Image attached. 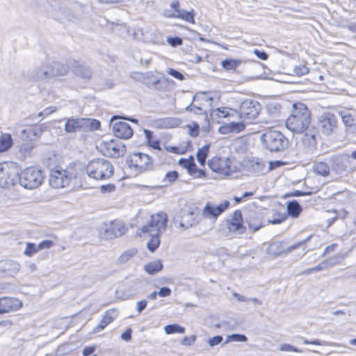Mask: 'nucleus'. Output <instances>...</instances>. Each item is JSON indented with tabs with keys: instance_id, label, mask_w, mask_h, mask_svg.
I'll list each match as a JSON object with an SVG mask.
<instances>
[{
	"instance_id": "obj_1",
	"label": "nucleus",
	"mask_w": 356,
	"mask_h": 356,
	"mask_svg": "<svg viewBox=\"0 0 356 356\" xmlns=\"http://www.w3.org/2000/svg\"><path fill=\"white\" fill-rule=\"evenodd\" d=\"M312 123V113L308 107L303 103L296 102L293 104L291 114L286 118V128L296 134L309 132Z\"/></svg>"
},
{
	"instance_id": "obj_2",
	"label": "nucleus",
	"mask_w": 356,
	"mask_h": 356,
	"mask_svg": "<svg viewBox=\"0 0 356 356\" xmlns=\"http://www.w3.org/2000/svg\"><path fill=\"white\" fill-rule=\"evenodd\" d=\"M338 128L337 116L332 113H323L317 120L316 128L312 127L309 132H306L305 140L309 143L316 142L318 137L330 136L334 134Z\"/></svg>"
},
{
	"instance_id": "obj_3",
	"label": "nucleus",
	"mask_w": 356,
	"mask_h": 356,
	"mask_svg": "<svg viewBox=\"0 0 356 356\" xmlns=\"http://www.w3.org/2000/svg\"><path fill=\"white\" fill-rule=\"evenodd\" d=\"M87 175L95 180H106L111 178L114 173V168L108 160L96 158L90 160L86 167Z\"/></svg>"
},
{
	"instance_id": "obj_4",
	"label": "nucleus",
	"mask_w": 356,
	"mask_h": 356,
	"mask_svg": "<svg viewBox=\"0 0 356 356\" xmlns=\"http://www.w3.org/2000/svg\"><path fill=\"white\" fill-rule=\"evenodd\" d=\"M168 222V218L165 213L161 211L152 214L148 222L137 229L135 236L145 238L154 232L162 234L166 229Z\"/></svg>"
},
{
	"instance_id": "obj_5",
	"label": "nucleus",
	"mask_w": 356,
	"mask_h": 356,
	"mask_svg": "<svg viewBox=\"0 0 356 356\" xmlns=\"http://www.w3.org/2000/svg\"><path fill=\"white\" fill-rule=\"evenodd\" d=\"M76 177V170L74 166L63 168L56 165L50 171L49 184L54 188H63L70 184L72 179Z\"/></svg>"
},
{
	"instance_id": "obj_6",
	"label": "nucleus",
	"mask_w": 356,
	"mask_h": 356,
	"mask_svg": "<svg viewBox=\"0 0 356 356\" xmlns=\"http://www.w3.org/2000/svg\"><path fill=\"white\" fill-rule=\"evenodd\" d=\"M265 147L270 152H280L285 149L289 144L287 138L279 131L269 129L261 136Z\"/></svg>"
},
{
	"instance_id": "obj_7",
	"label": "nucleus",
	"mask_w": 356,
	"mask_h": 356,
	"mask_svg": "<svg viewBox=\"0 0 356 356\" xmlns=\"http://www.w3.org/2000/svg\"><path fill=\"white\" fill-rule=\"evenodd\" d=\"M97 149L104 156L111 158H119L126 152L125 145L115 138L102 139L97 144Z\"/></svg>"
},
{
	"instance_id": "obj_8",
	"label": "nucleus",
	"mask_w": 356,
	"mask_h": 356,
	"mask_svg": "<svg viewBox=\"0 0 356 356\" xmlns=\"http://www.w3.org/2000/svg\"><path fill=\"white\" fill-rule=\"evenodd\" d=\"M19 180L20 184L26 188H36L44 180L43 172L36 166L28 167L22 171Z\"/></svg>"
},
{
	"instance_id": "obj_9",
	"label": "nucleus",
	"mask_w": 356,
	"mask_h": 356,
	"mask_svg": "<svg viewBox=\"0 0 356 356\" xmlns=\"http://www.w3.org/2000/svg\"><path fill=\"white\" fill-rule=\"evenodd\" d=\"M222 230L226 236L246 233L247 227L241 210L236 209L232 212L230 217L225 220V228Z\"/></svg>"
},
{
	"instance_id": "obj_10",
	"label": "nucleus",
	"mask_w": 356,
	"mask_h": 356,
	"mask_svg": "<svg viewBox=\"0 0 356 356\" xmlns=\"http://www.w3.org/2000/svg\"><path fill=\"white\" fill-rule=\"evenodd\" d=\"M209 168L221 176H229L237 171L233 161L228 157L214 156L208 161Z\"/></svg>"
},
{
	"instance_id": "obj_11",
	"label": "nucleus",
	"mask_w": 356,
	"mask_h": 356,
	"mask_svg": "<svg viewBox=\"0 0 356 356\" xmlns=\"http://www.w3.org/2000/svg\"><path fill=\"white\" fill-rule=\"evenodd\" d=\"M129 166L138 173L151 170L153 168V160L147 154L133 153L128 160Z\"/></svg>"
},
{
	"instance_id": "obj_12",
	"label": "nucleus",
	"mask_w": 356,
	"mask_h": 356,
	"mask_svg": "<svg viewBox=\"0 0 356 356\" xmlns=\"http://www.w3.org/2000/svg\"><path fill=\"white\" fill-rule=\"evenodd\" d=\"M230 207V202L228 200H224L219 204H216L212 201L206 202L202 215L206 219L216 221L218 218L227 210Z\"/></svg>"
},
{
	"instance_id": "obj_13",
	"label": "nucleus",
	"mask_w": 356,
	"mask_h": 356,
	"mask_svg": "<svg viewBox=\"0 0 356 356\" xmlns=\"http://www.w3.org/2000/svg\"><path fill=\"white\" fill-rule=\"evenodd\" d=\"M17 175V170L15 165L6 162L0 163V187L13 186Z\"/></svg>"
},
{
	"instance_id": "obj_14",
	"label": "nucleus",
	"mask_w": 356,
	"mask_h": 356,
	"mask_svg": "<svg viewBox=\"0 0 356 356\" xmlns=\"http://www.w3.org/2000/svg\"><path fill=\"white\" fill-rule=\"evenodd\" d=\"M22 307V301L17 298L10 296L0 298V315L15 312Z\"/></svg>"
},
{
	"instance_id": "obj_15",
	"label": "nucleus",
	"mask_w": 356,
	"mask_h": 356,
	"mask_svg": "<svg viewBox=\"0 0 356 356\" xmlns=\"http://www.w3.org/2000/svg\"><path fill=\"white\" fill-rule=\"evenodd\" d=\"M179 163L186 169L188 173L194 179H205L207 177L205 170L197 168L193 156H190L188 159L181 158L179 160Z\"/></svg>"
},
{
	"instance_id": "obj_16",
	"label": "nucleus",
	"mask_w": 356,
	"mask_h": 356,
	"mask_svg": "<svg viewBox=\"0 0 356 356\" xmlns=\"http://www.w3.org/2000/svg\"><path fill=\"white\" fill-rule=\"evenodd\" d=\"M46 127L42 124L26 125L22 132V137L26 143L35 141L40 138Z\"/></svg>"
},
{
	"instance_id": "obj_17",
	"label": "nucleus",
	"mask_w": 356,
	"mask_h": 356,
	"mask_svg": "<svg viewBox=\"0 0 356 356\" xmlns=\"http://www.w3.org/2000/svg\"><path fill=\"white\" fill-rule=\"evenodd\" d=\"M259 111L257 106L252 101H245L242 102L239 108V117L243 121L250 122L252 120L257 118Z\"/></svg>"
},
{
	"instance_id": "obj_18",
	"label": "nucleus",
	"mask_w": 356,
	"mask_h": 356,
	"mask_svg": "<svg viewBox=\"0 0 356 356\" xmlns=\"http://www.w3.org/2000/svg\"><path fill=\"white\" fill-rule=\"evenodd\" d=\"M113 132L117 138L125 140L131 138L134 134L129 124L124 121L114 122L113 124Z\"/></svg>"
},
{
	"instance_id": "obj_19",
	"label": "nucleus",
	"mask_w": 356,
	"mask_h": 356,
	"mask_svg": "<svg viewBox=\"0 0 356 356\" xmlns=\"http://www.w3.org/2000/svg\"><path fill=\"white\" fill-rule=\"evenodd\" d=\"M117 309H111L106 310L98 325L94 327V332H99L103 330L107 325L111 324L117 318Z\"/></svg>"
},
{
	"instance_id": "obj_20",
	"label": "nucleus",
	"mask_w": 356,
	"mask_h": 356,
	"mask_svg": "<svg viewBox=\"0 0 356 356\" xmlns=\"http://www.w3.org/2000/svg\"><path fill=\"white\" fill-rule=\"evenodd\" d=\"M245 128L243 122L224 123L218 128V132L223 135L230 134H238L243 131Z\"/></svg>"
},
{
	"instance_id": "obj_21",
	"label": "nucleus",
	"mask_w": 356,
	"mask_h": 356,
	"mask_svg": "<svg viewBox=\"0 0 356 356\" xmlns=\"http://www.w3.org/2000/svg\"><path fill=\"white\" fill-rule=\"evenodd\" d=\"M246 223L249 229L255 232L264 226L261 216L257 212H253L246 218Z\"/></svg>"
},
{
	"instance_id": "obj_22",
	"label": "nucleus",
	"mask_w": 356,
	"mask_h": 356,
	"mask_svg": "<svg viewBox=\"0 0 356 356\" xmlns=\"http://www.w3.org/2000/svg\"><path fill=\"white\" fill-rule=\"evenodd\" d=\"M197 223L196 215L193 211L183 212L181 215L179 225L184 229H188Z\"/></svg>"
},
{
	"instance_id": "obj_23",
	"label": "nucleus",
	"mask_w": 356,
	"mask_h": 356,
	"mask_svg": "<svg viewBox=\"0 0 356 356\" xmlns=\"http://www.w3.org/2000/svg\"><path fill=\"white\" fill-rule=\"evenodd\" d=\"M65 130L67 133L83 131V118L67 119L65 124Z\"/></svg>"
},
{
	"instance_id": "obj_24",
	"label": "nucleus",
	"mask_w": 356,
	"mask_h": 356,
	"mask_svg": "<svg viewBox=\"0 0 356 356\" xmlns=\"http://www.w3.org/2000/svg\"><path fill=\"white\" fill-rule=\"evenodd\" d=\"M127 231V227L125 223L119 221L113 220L111 222V225L108 229L113 237H120L124 235Z\"/></svg>"
},
{
	"instance_id": "obj_25",
	"label": "nucleus",
	"mask_w": 356,
	"mask_h": 356,
	"mask_svg": "<svg viewBox=\"0 0 356 356\" xmlns=\"http://www.w3.org/2000/svg\"><path fill=\"white\" fill-rule=\"evenodd\" d=\"M168 18H178L184 21H186L191 24L195 23V12L192 9L191 11H182L179 14H170L165 15Z\"/></svg>"
},
{
	"instance_id": "obj_26",
	"label": "nucleus",
	"mask_w": 356,
	"mask_h": 356,
	"mask_svg": "<svg viewBox=\"0 0 356 356\" xmlns=\"http://www.w3.org/2000/svg\"><path fill=\"white\" fill-rule=\"evenodd\" d=\"M163 263L161 259L148 262L144 266L145 271L149 275H155L163 269Z\"/></svg>"
},
{
	"instance_id": "obj_27",
	"label": "nucleus",
	"mask_w": 356,
	"mask_h": 356,
	"mask_svg": "<svg viewBox=\"0 0 356 356\" xmlns=\"http://www.w3.org/2000/svg\"><path fill=\"white\" fill-rule=\"evenodd\" d=\"M314 172L322 177H327L330 173V168L329 165L323 161H318L313 165Z\"/></svg>"
},
{
	"instance_id": "obj_28",
	"label": "nucleus",
	"mask_w": 356,
	"mask_h": 356,
	"mask_svg": "<svg viewBox=\"0 0 356 356\" xmlns=\"http://www.w3.org/2000/svg\"><path fill=\"white\" fill-rule=\"evenodd\" d=\"M13 144V138L10 134L3 133L0 135V153L8 150Z\"/></svg>"
},
{
	"instance_id": "obj_29",
	"label": "nucleus",
	"mask_w": 356,
	"mask_h": 356,
	"mask_svg": "<svg viewBox=\"0 0 356 356\" xmlns=\"http://www.w3.org/2000/svg\"><path fill=\"white\" fill-rule=\"evenodd\" d=\"M150 237L149 240L147 243V248L151 252H154L155 250L159 247L161 244V234L159 233H152L149 235Z\"/></svg>"
},
{
	"instance_id": "obj_30",
	"label": "nucleus",
	"mask_w": 356,
	"mask_h": 356,
	"mask_svg": "<svg viewBox=\"0 0 356 356\" xmlns=\"http://www.w3.org/2000/svg\"><path fill=\"white\" fill-rule=\"evenodd\" d=\"M101 127V122L96 119L83 118V131H93L99 130Z\"/></svg>"
},
{
	"instance_id": "obj_31",
	"label": "nucleus",
	"mask_w": 356,
	"mask_h": 356,
	"mask_svg": "<svg viewBox=\"0 0 356 356\" xmlns=\"http://www.w3.org/2000/svg\"><path fill=\"white\" fill-rule=\"evenodd\" d=\"M189 143L187 142L186 144H179V145L175 146H166L165 150L170 153L175 154H184L188 151Z\"/></svg>"
},
{
	"instance_id": "obj_32",
	"label": "nucleus",
	"mask_w": 356,
	"mask_h": 356,
	"mask_svg": "<svg viewBox=\"0 0 356 356\" xmlns=\"http://www.w3.org/2000/svg\"><path fill=\"white\" fill-rule=\"evenodd\" d=\"M302 207L299 204V203L294 200L288 203L287 204V211L288 214L291 216L293 218H297L299 216L300 213L302 212Z\"/></svg>"
},
{
	"instance_id": "obj_33",
	"label": "nucleus",
	"mask_w": 356,
	"mask_h": 356,
	"mask_svg": "<svg viewBox=\"0 0 356 356\" xmlns=\"http://www.w3.org/2000/svg\"><path fill=\"white\" fill-rule=\"evenodd\" d=\"M209 145H205L202 147L198 149L196 157L199 163L202 166H204L206 163V159L209 155Z\"/></svg>"
},
{
	"instance_id": "obj_34",
	"label": "nucleus",
	"mask_w": 356,
	"mask_h": 356,
	"mask_svg": "<svg viewBox=\"0 0 356 356\" xmlns=\"http://www.w3.org/2000/svg\"><path fill=\"white\" fill-rule=\"evenodd\" d=\"M233 111L231 108L221 106L214 109L213 112L218 118H226L232 115L231 112Z\"/></svg>"
},
{
	"instance_id": "obj_35",
	"label": "nucleus",
	"mask_w": 356,
	"mask_h": 356,
	"mask_svg": "<svg viewBox=\"0 0 356 356\" xmlns=\"http://www.w3.org/2000/svg\"><path fill=\"white\" fill-rule=\"evenodd\" d=\"M165 332L167 334H172L175 333L184 334L185 328L178 324H170L164 327Z\"/></svg>"
},
{
	"instance_id": "obj_36",
	"label": "nucleus",
	"mask_w": 356,
	"mask_h": 356,
	"mask_svg": "<svg viewBox=\"0 0 356 356\" xmlns=\"http://www.w3.org/2000/svg\"><path fill=\"white\" fill-rule=\"evenodd\" d=\"M138 251L136 249H131L124 251L120 254L118 258V261L120 264H125L128 262L132 257H134Z\"/></svg>"
},
{
	"instance_id": "obj_37",
	"label": "nucleus",
	"mask_w": 356,
	"mask_h": 356,
	"mask_svg": "<svg viewBox=\"0 0 356 356\" xmlns=\"http://www.w3.org/2000/svg\"><path fill=\"white\" fill-rule=\"evenodd\" d=\"M241 61L234 59H225L222 61V66L226 70H235L240 65Z\"/></svg>"
},
{
	"instance_id": "obj_38",
	"label": "nucleus",
	"mask_w": 356,
	"mask_h": 356,
	"mask_svg": "<svg viewBox=\"0 0 356 356\" xmlns=\"http://www.w3.org/2000/svg\"><path fill=\"white\" fill-rule=\"evenodd\" d=\"M288 217V214L286 213H281V212H275L273 214V217L272 220H268L269 224L272 225H276V224H280L283 222H284Z\"/></svg>"
},
{
	"instance_id": "obj_39",
	"label": "nucleus",
	"mask_w": 356,
	"mask_h": 356,
	"mask_svg": "<svg viewBox=\"0 0 356 356\" xmlns=\"http://www.w3.org/2000/svg\"><path fill=\"white\" fill-rule=\"evenodd\" d=\"M40 251L39 245L33 243H27L24 254L28 257H32L33 254Z\"/></svg>"
},
{
	"instance_id": "obj_40",
	"label": "nucleus",
	"mask_w": 356,
	"mask_h": 356,
	"mask_svg": "<svg viewBox=\"0 0 356 356\" xmlns=\"http://www.w3.org/2000/svg\"><path fill=\"white\" fill-rule=\"evenodd\" d=\"M186 127L188 129V134L191 137H197L200 133V126L197 122H193L191 124H187Z\"/></svg>"
},
{
	"instance_id": "obj_41",
	"label": "nucleus",
	"mask_w": 356,
	"mask_h": 356,
	"mask_svg": "<svg viewBox=\"0 0 356 356\" xmlns=\"http://www.w3.org/2000/svg\"><path fill=\"white\" fill-rule=\"evenodd\" d=\"M34 145H29L28 143H23L19 147V152L24 156H30L33 148Z\"/></svg>"
},
{
	"instance_id": "obj_42",
	"label": "nucleus",
	"mask_w": 356,
	"mask_h": 356,
	"mask_svg": "<svg viewBox=\"0 0 356 356\" xmlns=\"http://www.w3.org/2000/svg\"><path fill=\"white\" fill-rule=\"evenodd\" d=\"M179 177V173L176 170L168 172L165 176V181L172 184Z\"/></svg>"
},
{
	"instance_id": "obj_43",
	"label": "nucleus",
	"mask_w": 356,
	"mask_h": 356,
	"mask_svg": "<svg viewBox=\"0 0 356 356\" xmlns=\"http://www.w3.org/2000/svg\"><path fill=\"white\" fill-rule=\"evenodd\" d=\"M280 350L284 352H295V353H302V350L294 347L289 343H283L280 348Z\"/></svg>"
},
{
	"instance_id": "obj_44",
	"label": "nucleus",
	"mask_w": 356,
	"mask_h": 356,
	"mask_svg": "<svg viewBox=\"0 0 356 356\" xmlns=\"http://www.w3.org/2000/svg\"><path fill=\"white\" fill-rule=\"evenodd\" d=\"M196 339L195 335L186 336L181 339V344L184 346H190L195 343Z\"/></svg>"
},
{
	"instance_id": "obj_45",
	"label": "nucleus",
	"mask_w": 356,
	"mask_h": 356,
	"mask_svg": "<svg viewBox=\"0 0 356 356\" xmlns=\"http://www.w3.org/2000/svg\"><path fill=\"white\" fill-rule=\"evenodd\" d=\"M167 42L172 47H177L182 44L183 40L181 38L179 37H170L167 39Z\"/></svg>"
},
{
	"instance_id": "obj_46",
	"label": "nucleus",
	"mask_w": 356,
	"mask_h": 356,
	"mask_svg": "<svg viewBox=\"0 0 356 356\" xmlns=\"http://www.w3.org/2000/svg\"><path fill=\"white\" fill-rule=\"evenodd\" d=\"M234 341L244 342L247 341V337L243 334H234L229 337L227 341Z\"/></svg>"
},
{
	"instance_id": "obj_47",
	"label": "nucleus",
	"mask_w": 356,
	"mask_h": 356,
	"mask_svg": "<svg viewBox=\"0 0 356 356\" xmlns=\"http://www.w3.org/2000/svg\"><path fill=\"white\" fill-rule=\"evenodd\" d=\"M40 250L43 249H49L54 245V243L50 240H44L41 241L39 244Z\"/></svg>"
},
{
	"instance_id": "obj_48",
	"label": "nucleus",
	"mask_w": 356,
	"mask_h": 356,
	"mask_svg": "<svg viewBox=\"0 0 356 356\" xmlns=\"http://www.w3.org/2000/svg\"><path fill=\"white\" fill-rule=\"evenodd\" d=\"M168 74L174 78L180 81L184 79V75L181 72L174 69H170L168 71Z\"/></svg>"
},
{
	"instance_id": "obj_49",
	"label": "nucleus",
	"mask_w": 356,
	"mask_h": 356,
	"mask_svg": "<svg viewBox=\"0 0 356 356\" xmlns=\"http://www.w3.org/2000/svg\"><path fill=\"white\" fill-rule=\"evenodd\" d=\"M222 341V337L220 335H217V336L213 337L209 339V344L211 346H214L220 343Z\"/></svg>"
},
{
	"instance_id": "obj_50",
	"label": "nucleus",
	"mask_w": 356,
	"mask_h": 356,
	"mask_svg": "<svg viewBox=\"0 0 356 356\" xmlns=\"http://www.w3.org/2000/svg\"><path fill=\"white\" fill-rule=\"evenodd\" d=\"M132 330L127 328L122 334L121 338L125 341H129L131 339Z\"/></svg>"
},
{
	"instance_id": "obj_51",
	"label": "nucleus",
	"mask_w": 356,
	"mask_h": 356,
	"mask_svg": "<svg viewBox=\"0 0 356 356\" xmlns=\"http://www.w3.org/2000/svg\"><path fill=\"white\" fill-rule=\"evenodd\" d=\"M170 7L175 11L174 14H179L182 12L180 9V3L178 0L173 1L170 4Z\"/></svg>"
},
{
	"instance_id": "obj_52",
	"label": "nucleus",
	"mask_w": 356,
	"mask_h": 356,
	"mask_svg": "<svg viewBox=\"0 0 356 356\" xmlns=\"http://www.w3.org/2000/svg\"><path fill=\"white\" fill-rule=\"evenodd\" d=\"M158 294L160 297H168L171 294V289L168 287H162Z\"/></svg>"
},
{
	"instance_id": "obj_53",
	"label": "nucleus",
	"mask_w": 356,
	"mask_h": 356,
	"mask_svg": "<svg viewBox=\"0 0 356 356\" xmlns=\"http://www.w3.org/2000/svg\"><path fill=\"white\" fill-rule=\"evenodd\" d=\"M254 54L260 59L263 60H265L268 58V54L264 51H260L259 49H254Z\"/></svg>"
},
{
	"instance_id": "obj_54",
	"label": "nucleus",
	"mask_w": 356,
	"mask_h": 356,
	"mask_svg": "<svg viewBox=\"0 0 356 356\" xmlns=\"http://www.w3.org/2000/svg\"><path fill=\"white\" fill-rule=\"evenodd\" d=\"M100 3L106 5H115L122 3L124 0H98Z\"/></svg>"
},
{
	"instance_id": "obj_55",
	"label": "nucleus",
	"mask_w": 356,
	"mask_h": 356,
	"mask_svg": "<svg viewBox=\"0 0 356 356\" xmlns=\"http://www.w3.org/2000/svg\"><path fill=\"white\" fill-rule=\"evenodd\" d=\"M338 245L337 243H332L328 246H327L323 252V255L329 254L330 252L335 250Z\"/></svg>"
},
{
	"instance_id": "obj_56",
	"label": "nucleus",
	"mask_w": 356,
	"mask_h": 356,
	"mask_svg": "<svg viewBox=\"0 0 356 356\" xmlns=\"http://www.w3.org/2000/svg\"><path fill=\"white\" fill-rule=\"evenodd\" d=\"M101 189H102V191L112 192V191H115V186L114 184H112L102 185L101 186Z\"/></svg>"
},
{
	"instance_id": "obj_57",
	"label": "nucleus",
	"mask_w": 356,
	"mask_h": 356,
	"mask_svg": "<svg viewBox=\"0 0 356 356\" xmlns=\"http://www.w3.org/2000/svg\"><path fill=\"white\" fill-rule=\"evenodd\" d=\"M148 143H149V145L154 149L161 150V147L160 145V141L159 140H150V139L148 140Z\"/></svg>"
},
{
	"instance_id": "obj_58",
	"label": "nucleus",
	"mask_w": 356,
	"mask_h": 356,
	"mask_svg": "<svg viewBox=\"0 0 356 356\" xmlns=\"http://www.w3.org/2000/svg\"><path fill=\"white\" fill-rule=\"evenodd\" d=\"M95 350V346H87V347H85L84 349L83 350V356H88L90 355H91L92 353H94Z\"/></svg>"
},
{
	"instance_id": "obj_59",
	"label": "nucleus",
	"mask_w": 356,
	"mask_h": 356,
	"mask_svg": "<svg viewBox=\"0 0 356 356\" xmlns=\"http://www.w3.org/2000/svg\"><path fill=\"white\" fill-rule=\"evenodd\" d=\"M147 301L143 300L137 302V311L138 313H140L146 307H147Z\"/></svg>"
},
{
	"instance_id": "obj_60",
	"label": "nucleus",
	"mask_w": 356,
	"mask_h": 356,
	"mask_svg": "<svg viewBox=\"0 0 356 356\" xmlns=\"http://www.w3.org/2000/svg\"><path fill=\"white\" fill-rule=\"evenodd\" d=\"M303 343L305 345H315V346H322L323 345V343L318 339H314L312 341L305 339L303 341Z\"/></svg>"
},
{
	"instance_id": "obj_61",
	"label": "nucleus",
	"mask_w": 356,
	"mask_h": 356,
	"mask_svg": "<svg viewBox=\"0 0 356 356\" xmlns=\"http://www.w3.org/2000/svg\"><path fill=\"white\" fill-rule=\"evenodd\" d=\"M343 121L346 125H351L353 121V118L350 115H346L343 118Z\"/></svg>"
},
{
	"instance_id": "obj_62",
	"label": "nucleus",
	"mask_w": 356,
	"mask_h": 356,
	"mask_svg": "<svg viewBox=\"0 0 356 356\" xmlns=\"http://www.w3.org/2000/svg\"><path fill=\"white\" fill-rule=\"evenodd\" d=\"M311 193H312L311 192L305 193V192H302L300 191H295L293 192L292 195L298 197V196H304V195H310Z\"/></svg>"
},
{
	"instance_id": "obj_63",
	"label": "nucleus",
	"mask_w": 356,
	"mask_h": 356,
	"mask_svg": "<svg viewBox=\"0 0 356 356\" xmlns=\"http://www.w3.org/2000/svg\"><path fill=\"white\" fill-rule=\"evenodd\" d=\"M158 295L159 294L156 291H153L148 296V298L151 300H155Z\"/></svg>"
},
{
	"instance_id": "obj_64",
	"label": "nucleus",
	"mask_w": 356,
	"mask_h": 356,
	"mask_svg": "<svg viewBox=\"0 0 356 356\" xmlns=\"http://www.w3.org/2000/svg\"><path fill=\"white\" fill-rule=\"evenodd\" d=\"M270 164L271 168H275V167H279L283 163L280 161H275V162H270Z\"/></svg>"
}]
</instances>
